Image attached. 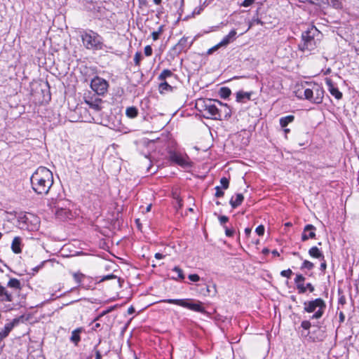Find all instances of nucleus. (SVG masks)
Returning <instances> with one entry per match:
<instances>
[{
    "label": "nucleus",
    "instance_id": "f257e3e1",
    "mask_svg": "<svg viewBox=\"0 0 359 359\" xmlns=\"http://www.w3.org/2000/svg\"><path fill=\"white\" fill-rule=\"evenodd\" d=\"M32 189L38 194L48 193L53 184L52 172L46 167H39L30 178Z\"/></svg>",
    "mask_w": 359,
    "mask_h": 359
},
{
    "label": "nucleus",
    "instance_id": "f03ea898",
    "mask_svg": "<svg viewBox=\"0 0 359 359\" xmlns=\"http://www.w3.org/2000/svg\"><path fill=\"white\" fill-rule=\"evenodd\" d=\"M311 88L304 86H299L295 90V95L300 99H306L314 104H320L323 100L324 90L319 85L313 83Z\"/></svg>",
    "mask_w": 359,
    "mask_h": 359
},
{
    "label": "nucleus",
    "instance_id": "7ed1b4c3",
    "mask_svg": "<svg viewBox=\"0 0 359 359\" xmlns=\"http://www.w3.org/2000/svg\"><path fill=\"white\" fill-rule=\"evenodd\" d=\"M81 39L83 46L88 50H100L106 47L102 36L91 29L83 31Z\"/></svg>",
    "mask_w": 359,
    "mask_h": 359
},
{
    "label": "nucleus",
    "instance_id": "20e7f679",
    "mask_svg": "<svg viewBox=\"0 0 359 359\" xmlns=\"http://www.w3.org/2000/svg\"><path fill=\"white\" fill-rule=\"evenodd\" d=\"M317 32L318 29L315 27H311L303 32L302 34V41L298 45L299 50L302 52H311L317 46V43L315 39V35Z\"/></svg>",
    "mask_w": 359,
    "mask_h": 359
},
{
    "label": "nucleus",
    "instance_id": "39448f33",
    "mask_svg": "<svg viewBox=\"0 0 359 359\" xmlns=\"http://www.w3.org/2000/svg\"><path fill=\"white\" fill-rule=\"evenodd\" d=\"M217 101L201 100L196 103V106L199 111L203 113V116L205 118L218 120L219 119V116H218V104Z\"/></svg>",
    "mask_w": 359,
    "mask_h": 359
},
{
    "label": "nucleus",
    "instance_id": "423d86ee",
    "mask_svg": "<svg viewBox=\"0 0 359 359\" xmlns=\"http://www.w3.org/2000/svg\"><path fill=\"white\" fill-rule=\"evenodd\" d=\"M304 311L307 313H313L318 309L315 313L311 317V319L320 318L326 309L325 302L321 298H317L312 301L305 302L304 303Z\"/></svg>",
    "mask_w": 359,
    "mask_h": 359
},
{
    "label": "nucleus",
    "instance_id": "0eeeda50",
    "mask_svg": "<svg viewBox=\"0 0 359 359\" xmlns=\"http://www.w3.org/2000/svg\"><path fill=\"white\" fill-rule=\"evenodd\" d=\"M20 228L28 231H35L39 227V218L34 214H21L18 217Z\"/></svg>",
    "mask_w": 359,
    "mask_h": 359
},
{
    "label": "nucleus",
    "instance_id": "6e6552de",
    "mask_svg": "<svg viewBox=\"0 0 359 359\" xmlns=\"http://www.w3.org/2000/svg\"><path fill=\"white\" fill-rule=\"evenodd\" d=\"M161 302L176 304L184 308H187L190 310L203 313L205 312V309L203 308L202 303L201 302H194L192 299H163Z\"/></svg>",
    "mask_w": 359,
    "mask_h": 359
},
{
    "label": "nucleus",
    "instance_id": "1a4fd4ad",
    "mask_svg": "<svg viewBox=\"0 0 359 359\" xmlns=\"http://www.w3.org/2000/svg\"><path fill=\"white\" fill-rule=\"evenodd\" d=\"M108 87V82L101 77L95 76L91 80L90 88L99 95H102L106 93Z\"/></svg>",
    "mask_w": 359,
    "mask_h": 359
},
{
    "label": "nucleus",
    "instance_id": "9d476101",
    "mask_svg": "<svg viewBox=\"0 0 359 359\" xmlns=\"http://www.w3.org/2000/svg\"><path fill=\"white\" fill-rule=\"evenodd\" d=\"M169 159L182 168H189L191 166L189 158L186 154L170 151L169 154Z\"/></svg>",
    "mask_w": 359,
    "mask_h": 359
},
{
    "label": "nucleus",
    "instance_id": "9b49d317",
    "mask_svg": "<svg viewBox=\"0 0 359 359\" xmlns=\"http://www.w3.org/2000/svg\"><path fill=\"white\" fill-rule=\"evenodd\" d=\"M218 104V116H219V119L221 120L222 117L224 118H228L231 115V110L227 104H224L220 101H217Z\"/></svg>",
    "mask_w": 359,
    "mask_h": 359
},
{
    "label": "nucleus",
    "instance_id": "f8f14e48",
    "mask_svg": "<svg viewBox=\"0 0 359 359\" xmlns=\"http://www.w3.org/2000/svg\"><path fill=\"white\" fill-rule=\"evenodd\" d=\"M325 83L327 86V90L330 93V94L334 96L336 99L340 100L342 97V93L340 92L334 84L333 83L332 81L330 78L325 79Z\"/></svg>",
    "mask_w": 359,
    "mask_h": 359
},
{
    "label": "nucleus",
    "instance_id": "ddd939ff",
    "mask_svg": "<svg viewBox=\"0 0 359 359\" xmlns=\"http://www.w3.org/2000/svg\"><path fill=\"white\" fill-rule=\"evenodd\" d=\"M315 237L316 227L312 224L306 225L302 234V241H306L309 238H314Z\"/></svg>",
    "mask_w": 359,
    "mask_h": 359
},
{
    "label": "nucleus",
    "instance_id": "4468645a",
    "mask_svg": "<svg viewBox=\"0 0 359 359\" xmlns=\"http://www.w3.org/2000/svg\"><path fill=\"white\" fill-rule=\"evenodd\" d=\"M19 323V320L17 318H14L11 322L6 323L4 327V329L0 331V339H5L13 328Z\"/></svg>",
    "mask_w": 359,
    "mask_h": 359
},
{
    "label": "nucleus",
    "instance_id": "2eb2a0df",
    "mask_svg": "<svg viewBox=\"0 0 359 359\" xmlns=\"http://www.w3.org/2000/svg\"><path fill=\"white\" fill-rule=\"evenodd\" d=\"M85 102L90 108L94 109L96 111H99L102 109L101 104L102 103V100L99 97H90L86 99Z\"/></svg>",
    "mask_w": 359,
    "mask_h": 359
},
{
    "label": "nucleus",
    "instance_id": "dca6fc26",
    "mask_svg": "<svg viewBox=\"0 0 359 359\" xmlns=\"http://www.w3.org/2000/svg\"><path fill=\"white\" fill-rule=\"evenodd\" d=\"M13 301V294L9 292L5 287L0 284V302H12Z\"/></svg>",
    "mask_w": 359,
    "mask_h": 359
},
{
    "label": "nucleus",
    "instance_id": "f3484780",
    "mask_svg": "<svg viewBox=\"0 0 359 359\" xmlns=\"http://www.w3.org/2000/svg\"><path fill=\"white\" fill-rule=\"evenodd\" d=\"M83 327H78L72 332L70 337V341L72 342L75 346H77L81 341V333L83 332Z\"/></svg>",
    "mask_w": 359,
    "mask_h": 359
},
{
    "label": "nucleus",
    "instance_id": "a211bd4d",
    "mask_svg": "<svg viewBox=\"0 0 359 359\" xmlns=\"http://www.w3.org/2000/svg\"><path fill=\"white\" fill-rule=\"evenodd\" d=\"M252 95V92L239 90L236 93V102L244 103L246 100H250Z\"/></svg>",
    "mask_w": 359,
    "mask_h": 359
},
{
    "label": "nucleus",
    "instance_id": "6ab92c4d",
    "mask_svg": "<svg viewBox=\"0 0 359 359\" xmlns=\"http://www.w3.org/2000/svg\"><path fill=\"white\" fill-rule=\"evenodd\" d=\"M188 37L183 36L175 46L174 49L178 53H180L185 48H189L191 44H188Z\"/></svg>",
    "mask_w": 359,
    "mask_h": 359
},
{
    "label": "nucleus",
    "instance_id": "aec40b11",
    "mask_svg": "<svg viewBox=\"0 0 359 359\" xmlns=\"http://www.w3.org/2000/svg\"><path fill=\"white\" fill-rule=\"evenodd\" d=\"M22 239L19 236H16L13 238L11 243V250L15 254H19L22 252L21 249Z\"/></svg>",
    "mask_w": 359,
    "mask_h": 359
},
{
    "label": "nucleus",
    "instance_id": "412c9836",
    "mask_svg": "<svg viewBox=\"0 0 359 359\" xmlns=\"http://www.w3.org/2000/svg\"><path fill=\"white\" fill-rule=\"evenodd\" d=\"M55 215L57 217L60 219H66L69 217L70 211L67 208L60 207L59 205L55 206Z\"/></svg>",
    "mask_w": 359,
    "mask_h": 359
},
{
    "label": "nucleus",
    "instance_id": "4be33fe9",
    "mask_svg": "<svg viewBox=\"0 0 359 359\" xmlns=\"http://www.w3.org/2000/svg\"><path fill=\"white\" fill-rule=\"evenodd\" d=\"M244 196L242 194H237L236 197H232L229 201L230 205L233 208H236L243 203Z\"/></svg>",
    "mask_w": 359,
    "mask_h": 359
},
{
    "label": "nucleus",
    "instance_id": "5701e85b",
    "mask_svg": "<svg viewBox=\"0 0 359 359\" xmlns=\"http://www.w3.org/2000/svg\"><path fill=\"white\" fill-rule=\"evenodd\" d=\"M309 254L312 257L320 259L324 261V255L316 246L312 247L311 248L309 249Z\"/></svg>",
    "mask_w": 359,
    "mask_h": 359
},
{
    "label": "nucleus",
    "instance_id": "b1692460",
    "mask_svg": "<svg viewBox=\"0 0 359 359\" xmlns=\"http://www.w3.org/2000/svg\"><path fill=\"white\" fill-rule=\"evenodd\" d=\"M7 286L18 291L21 290V283L17 278H11L7 283Z\"/></svg>",
    "mask_w": 359,
    "mask_h": 359
},
{
    "label": "nucleus",
    "instance_id": "393cba45",
    "mask_svg": "<svg viewBox=\"0 0 359 359\" xmlns=\"http://www.w3.org/2000/svg\"><path fill=\"white\" fill-rule=\"evenodd\" d=\"M294 119V116L292 115H288L282 117L280 119V125L282 128H285L290 123H292Z\"/></svg>",
    "mask_w": 359,
    "mask_h": 359
},
{
    "label": "nucleus",
    "instance_id": "a878e982",
    "mask_svg": "<svg viewBox=\"0 0 359 359\" xmlns=\"http://www.w3.org/2000/svg\"><path fill=\"white\" fill-rule=\"evenodd\" d=\"M126 114L128 117L133 118L137 116L138 110L135 107H130L126 109Z\"/></svg>",
    "mask_w": 359,
    "mask_h": 359
},
{
    "label": "nucleus",
    "instance_id": "bb28decb",
    "mask_svg": "<svg viewBox=\"0 0 359 359\" xmlns=\"http://www.w3.org/2000/svg\"><path fill=\"white\" fill-rule=\"evenodd\" d=\"M231 93V91L230 88H229L228 87H222L219 91V96L223 99L228 98L230 96Z\"/></svg>",
    "mask_w": 359,
    "mask_h": 359
},
{
    "label": "nucleus",
    "instance_id": "cd10ccee",
    "mask_svg": "<svg viewBox=\"0 0 359 359\" xmlns=\"http://www.w3.org/2000/svg\"><path fill=\"white\" fill-rule=\"evenodd\" d=\"M172 72L169 69H163L158 77V79L161 81H165L167 78L172 76Z\"/></svg>",
    "mask_w": 359,
    "mask_h": 359
},
{
    "label": "nucleus",
    "instance_id": "c85d7f7f",
    "mask_svg": "<svg viewBox=\"0 0 359 359\" xmlns=\"http://www.w3.org/2000/svg\"><path fill=\"white\" fill-rule=\"evenodd\" d=\"M159 92L161 93H163L165 91H170L172 90V86L169 85L165 81H161V83L159 84Z\"/></svg>",
    "mask_w": 359,
    "mask_h": 359
},
{
    "label": "nucleus",
    "instance_id": "c756f323",
    "mask_svg": "<svg viewBox=\"0 0 359 359\" xmlns=\"http://www.w3.org/2000/svg\"><path fill=\"white\" fill-rule=\"evenodd\" d=\"M263 24H264L263 22L259 18H258L257 17H253L252 19L249 22L248 27L245 31V32L248 31L255 25H263Z\"/></svg>",
    "mask_w": 359,
    "mask_h": 359
},
{
    "label": "nucleus",
    "instance_id": "7c9ffc66",
    "mask_svg": "<svg viewBox=\"0 0 359 359\" xmlns=\"http://www.w3.org/2000/svg\"><path fill=\"white\" fill-rule=\"evenodd\" d=\"M313 267H314V264L312 262H311L308 260H304L301 266V269L302 270H303V269L311 270L313 269Z\"/></svg>",
    "mask_w": 359,
    "mask_h": 359
},
{
    "label": "nucleus",
    "instance_id": "2f4dec72",
    "mask_svg": "<svg viewBox=\"0 0 359 359\" xmlns=\"http://www.w3.org/2000/svg\"><path fill=\"white\" fill-rule=\"evenodd\" d=\"M163 32V26H160L157 31L153 32L151 33L152 39L154 41H156L158 39L160 35Z\"/></svg>",
    "mask_w": 359,
    "mask_h": 359
},
{
    "label": "nucleus",
    "instance_id": "473e14b6",
    "mask_svg": "<svg viewBox=\"0 0 359 359\" xmlns=\"http://www.w3.org/2000/svg\"><path fill=\"white\" fill-rule=\"evenodd\" d=\"M142 59V55L140 52H137L134 56V62L135 65L140 66V62Z\"/></svg>",
    "mask_w": 359,
    "mask_h": 359
},
{
    "label": "nucleus",
    "instance_id": "72a5a7b5",
    "mask_svg": "<svg viewBox=\"0 0 359 359\" xmlns=\"http://www.w3.org/2000/svg\"><path fill=\"white\" fill-rule=\"evenodd\" d=\"M172 271L177 273V278H179L180 279L184 278L183 271L180 267L175 266V267H174Z\"/></svg>",
    "mask_w": 359,
    "mask_h": 359
},
{
    "label": "nucleus",
    "instance_id": "f704fd0d",
    "mask_svg": "<svg viewBox=\"0 0 359 359\" xmlns=\"http://www.w3.org/2000/svg\"><path fill=\"white\" fill-rule=\"evenodd\" d=\"M296 285L299 294H304L306 292V287L304 285V283H298Z\"/></svg>",
    "mask_w": 359,
    "mask_h": 359
},
{
    "label": "nucleus",
    "instance_id": "c9c22d12",
    "mask_svg": "<svg viewBox=\"0 0 359 359\" xmlns=\"http://www.w3.org/2000/svg\"><path fill=\"white\" fill-rule=\"evenodd\" d=\"M220 184L223 189H226L229 185V180L226 177H222L220 180Z\"/></svg>",
    "mask_w": 359,
    "mask_h": 359
},
{
    "label": "nucleus",
    "instance_id": "e433bc0d",
    "mask_svg": "<svg viewBox=\"0 0 359 359\" xmlns=\"http://www.w3.org/2000/svg\"><path fill=\"white\" fill-rule=\"evenodd\" d=\"M231 41H232L231 39L229 38L228 35L225 36L223 39L219 42V45L222 46H227Z\"/></svg>",
    "mask_w": 359,
    "mask_h": 359
},
{
    "label": "nucleus",
    "instance_id": "4c0bfd02",
    "mask_svg": "<svg viewBox=\"0 0 359 359\" xmlns=\"http://www.w3.org/2000/svg\"><path fill=\"white\" fill-rule=\"evenodd\" d=\"M305 280L304 276L302 274H297L296 278H294V283L297 285L298 283H304Z\"/></svg>",
    "mask_w": 359,
    "mask_h": 359
},
{
    "label": "nucleus",
    "instance_id": "58836bf2",
    "mask_svg": "<svg viewBox=\"0 0 359 359\" xmlns=\"http://www.w3.org/2000/svg\"><path fill=\"white\" fill-rule=\"evenodd\" d=\"M215 190H216V192H215V197L219 198V197H222L224 196V193L223 191H222L220 187L217 186L215 187Z\"/></svg>",
    "mask_w": 359,
    "mask_h": 359
},
{
    "label": "nucleus",
    "instance_id": "ea45409f",
    "mask_svg": "<svg viewBox=\"0 0 359 359\" xmlns=\"http://www.w3.org/2000/svg\"><path fill=\"white\" fill-rule=\"evenodd\" d=\"M264 226L263 225H259L258 226L256 229H255V232L257 233V235L259 236H263L264 233Z\"/></svg>",
    "mask_w": 359,
    "mask_h": 359
},
{
    "label": "nucleus",
    "instance_id": "a19ab883",
    "mask_svg": "<svg viewBox=\"0 0 359 359\" xmlns=\"http://www.w3.org/2000/svg\"><path fill=\"white\" fill-rule=\"evenodd\" d=\"M292 274V271L288 269L287 270H283L280 272V275L283 277L286 278H290L291 275Z\"/></svg>",
    "mask_w": 359,
    "mask_h": 359
},
{
    "label": "nucleus",
    "instance_id": "79ce46f5",
    "mask_svg": "<svg viewBox=\"0 0 359 359\" xmlns=\"http://www.w3.org/2000/svg\"><path fill=\"white\" fill-rule=\"evenodd\" d=\"M219 223L223 226H225L224 224L229 221V217L225 215H222L218 217Z\"/></svg>",
    "mask_w": 359,
    "mask_h": 359
},
{
    "label": "nucleus",
    "instance_id": "37998d69",
    "mask_svg": "<svg viewBox=\"0 0 359 359\" xmlns=\"http://www.w3.org/2000/svg\"><path fill=\"white\" fill-rule=\"evenodd\" d=\"M311 326V324L309 320H304L301 323V327L302 328H304V330L310 329Z\"/></svg>",
    "mask_w": 359,
    "mask_h": 359
},
{
    "label": "nucleus",
    "instance_id": "c03bdc74",
    "mask_svg": "<svg viewBox=\"0 0 359 359\" xmlns=\"http://www.w3.org/2000/svg\"><path fill=\"white\" fill-rule=\"evenodd\" d=\"M224 228L225 229V234L226 236L228 237H231L233 236V233H234V231L233 229H229L227 226H224Z\"/></svg>",
    "mask_w": 359,
    "mask_h": 359
},
{
    "label": "nucleus",
    "instance_id": "a18cd8bd",
    "mask_svg": "<svg viewBox=\"0 0 359 359\" xmlns=\"http://www.w3.org/2000/svg\"><path fill=\"white\" fill-rule=\"evenodd\" d=\"M255 0H244L241 4V6L248 7L255 3Z\"/></svg>",
    "mask_w": 359,
    "mask_h": 359
},
{
    "label": "nucleus",
    "instance_id": "49530a36",
    "mask_svg": "<svg viewBox=\"0 0 359 359\" xmlns=\"http://www.w3.org/2000/svg\"><path fill=\"white\" fill-rule=\"evenodd\" d=\"M189 279L191 281L197 282V281H198L200 280V277L197 274H190L189 276Z\"/></svg>",
    "mask_w": 359,
    "mask_h": 359
},
{
    "label": "nucleus",
    "instance_id": "de8ad7c7",
    "mask_svg": "<svg viewBox=\"0 0 359 359\" xmlns=\"http://www.w3.org/2000/svg\"><path fill=\"white\" fill-rule=\"evenodd\" d=\"M144 54L146 56H150L152 54V48L150 46H147L144 48Z\"/></svg>",
    "mask_w": 359,
    "mask_h": 359
},
{
    "label": "nucleus",
    "instance_id": "09e8293b",
    "mask_svg": "<svg viewBox=\"0 0 359 359\" xmlns=\"http://www.w3.org/2000/svg\"><path fill=\"white\" fill-rule=\"evenodd\" d=\"M114 308H115V306H111L109 309H107V310L103 311L97 319H98L100 317H102V316H105L106 314L109 313V312L112 311Z\"/></svg>",
    "mask_w": 359,
    "mask_h": 359
},
{
    "label": "nucleus",
    "instance_id": "8fccbe9b",
    "mask_svg": "<svg viewBox=\"0 0 359 359\" xmlns=\"http://www.w3.org/2000/svg\"><path fill=\"white\" fill-rule=\"evenodd\" d=\"M229 38L231 39V40L233 41V39H235V36L236 35V32L235 29H232L231 31H230V32L227 34Z\"/></svg>",
    "mask_w": 359,
    "mask_h": 359
},
{
    "label": "nucleus",
    "instance_id": "3c124183",
    "mask_svg": "<svg viewBox=\"0 0 359 359\" xmlns=\"http://www.w3.org/2000/svg\"><path fill=\"white\" fill-rule=\"evenodd\" d=\"M229 38L231 39V40L233 41V39H235V36L236 35V32L235 29H232L231 31H230V32L227 34Z\"/></svg>",
    "mask_w": 359,
    "mask_h": 359
},
{
    "label": "nucleus",
    "instance_id": "603ef678",
    "mask_svg": "<svg viewBox=\"0 0 359 359\" xmlns=\"http://www.w3.org/2000/svg\"><path fill=\"white\" fill-rule=\"evenodd\" d=\"M95 352V359H102V354L100 351L96 349V346L94 348Z\"/></svg>",
    "mask_w": 359,
    "mask_h": 359
},
{
    "label": "nucleus",
    "instance_id": "864d4df0",
    "mask_svg": "<svg viewBox=\"0 0 359 359\" xmlns=\"http://www.w3.org/2000/svg\"><path fill=\"white\" fill-rule=\"evenodd\" d=\"M83 277V275H81V274H76V273H74V280L77 282V283H80L81 282V278Z\"/></svg>",
    "mask_w": 359,
    "mask_h": 359
},
{
    "label": "nucleus",
    "instance_id": "5fc2aeb1",
    "mask_svg": "<svg viewBox=\"0 0 359 359\" xmlns=\"http://www.w3.org/2000/svg\"><path fill=\"white\" fill-rule=\"evenodd\" d=\"M306 290L308 289L311 292H313L314 291V287L311 283H307L306 285Z\"/></svg>",
    "mask_w": 359,
    "mask_h": 359
},
{
    "label": "nucleus",
    "instance_id": "6e6d98bb",
    "mask_svg": "<svg viewBox=\"0 0 359 359\" xmlns=\"http://www.w3.org/2000/svg\"><path fill=\"white\" fill-rule=\"evenodd\" d=\"M116 276L114 275H108L102 278V280H109L111 278H116Z\"/></svg>",
    "mask_w": 359,
    "mask_h": 359
},
{
    "label": "nucleus",
    "instance_id": "4d7b16f0",
    "mask_svg": "<svg viewBox=\"0 0 359 359\" xmlns=\"http://www.w3.org/2000/svg\"><path fill=\"white\" fill-rule=\"evenodd\" d=\"M15 306V304H14L13 303L9 304L6 306L7 310H12L14 309Z\"/></svg>",
    "mask_w": 359,
    "mask_h": 359
},
{
    "label": "nucleus",
    "instance_id": "13d9d810",
    "mask_svg": "<svg viewBox=\"0 0 359 359\" xmlns=\"http://www.w3.org/2000/svg\"><path fill=\"white\" fill-rule=\"evenodd\" d=\"M220 47H222V46L219 45V43L217 45H215L213 47H212L210 49L212 50V51L214 52V51L218 50Z\"/></svg>",
    "mask_w": 359,
    "mask_h": 359
},
{
    "label": "nucleus",
    "instance_id": "bf43d9fd",
    "mask_svg": "<svg viewBox=\"0 0 359 359\" xmlns=\"http://www.w3.org/2000/svg\"><path fill=\"white\" fill-rule=\"evenodd\" d=\"M251 231H252V229L250 228H246L245 229V233L247 237H248L250 236V234L251 233Z\"/></svg>",
    "mask_w": 359,
    "mask_h": 359
},
{
    "label": "nucleus",
    "instance_id": "052dcab7",
    "mask_svg": "<svg viewBox=\"0 0 359 359\" xmlns=\"http://www.w3.org/2000/svg\"><path fill=\"white\" fill-rule=\"evenodd\" d=\"M326 267H327L326 262L324 261L320 264V270L325 271L326 269Z\"/></svg>",
    "mask_w": 359,
    "mask_h": 359
},
{
    "label": "nucleus",
    "instance_id": "680f3d73",
    "mask_svg": "<svg viewBox=\"0 0 359 359\" xmlns=\"http://www.w3.org/2000/svg\"><path fill=\"white\" fill-rule=\"evenodd\" d=\"M155 257L158 259H163L164 257V255L161 254V253H156L155 254Z\"/></svg>",
    "mask_w": 359,
    "mask_h": 359
},
{
    "label": "nucleus",
    "instance_id": "e2e57ef3",
    "mask_svg": "<svg viewBox=\"0 0 359 359\" xmlns=\"http://www.w3.org/2000/svg\"><path fill=\"white\" fill-rule=\"evenodd\" d=\"M134 312H135V309L133 308V306H130L128 308V314H133Z\"/></svg>",
    "mask_w": 359,
    "mask_h": 359
},
{
    "label": "nucleus",
    "instance_id": "0e129e2a",
    "mask_svg": "<svg viewBox=\"0 0 359 359\" xmlns=\"http://www.w3.org/2000/svg\"><path fill=\"white\" fill-rule=\"evenodd\" d=\"M339 318L341 322H343L344 320V315L343 314L342 312H341L339 314Z\"/></svg>",
    "mask_w": 359,
    "mask_h": 359
},
{
    "label": "nucleus",
    "instance_id": "69168bd1",
    "mask_svg": "<svg viewBox=\"0 0 359 359\" xmlns=\"http://www.w3.org/2000/svg\"><path fill=\"white\" fill-rule=\"evenodd\" d=\"M100 327V323H96L94 327H93V330H96L97 328H99Z\"/></svg>",
    "mask_w": 359,
    "mask_h": 359
},
{
    "label": "nucleus",
    "instance_id": "338daca9",
    "mask_svg": "<svg viewBox=\"0 0 359 359\" xmlns=\"http://www.w3.org/2000/svg\"><path fill=\"white\" fill-rule=\"evenodd\" d=\"M262 252L264 255H266V254H268L269 252V250L267 248H264V249H263Z\"/></svg>",
    "mask_w": 359,
    "mask_h": 359
},
{
    "label": "nucleus",
    "instance_id": "774afa93",
    "mask_svg": "<svg viewBox=\"0 0 359 359\" xmlns=\"http://www.w3.org/2000/svg\"><path fill=\"white\" fill-rule=\"evenodd\" d=\"M151 204L148 205V206L146 208L147 212H149L151 210Z\"/></svg>",
    "mask_w": 359,
    "mask_h": 359
}]
</instances>
